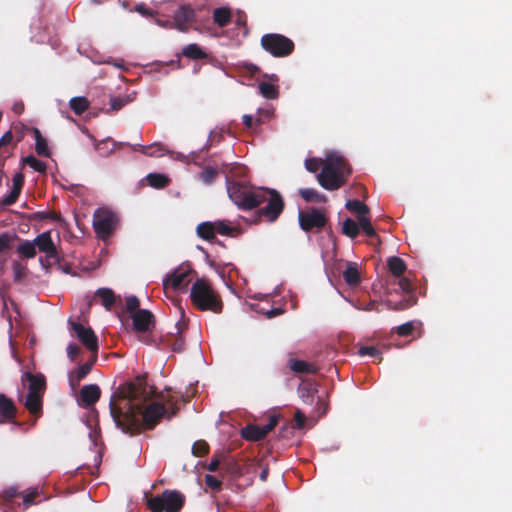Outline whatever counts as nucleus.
Instances as JSON below:
<instances>
[{
  "instance_id": "20",
  "label": "nucleus",
  "mask_w": 512,
  "mask_h": 512,
  "mask_svg": "<svg viewBox=\"0 0 512 512\" xmlns=\"http://www.w3.org/2000/svg\"><path fill=\"white\" fill-rule=\"evenodd\" d=\"M31 132L35 138V151L40 157H50L51 151L48 147L47 140L42 136L40 130L36 127H32Z\"/></svg>"
},
{
  "instance_id": "6",
  "label": "nucleus",
  "mask_w": 512,
  "mask_h": 512,
  "mask_svg": "<svg viewBox=\"0 0 512 512\" xmlns=\"http://www.w3.org/2000/svg\"><path fill=\"white\" fill-rule=\"evenodd\" d=\"M261 47L276 58H284L291 55L295 49L294 42L283 34L267 33L260 39Z\"/></svg>"
},
{
  "instance_id": "14",
  "label": "nucleus",
  "mask_w": 512,
  "mask_h": 512,
  "mask_svg": "<svg viewBox=\"0 0 512 512\" xmlns=\"http://www.w3.org/2000/svg\"><path fill=\"white\" fill-rule=\"evenodd\" d=\"M195 17V10L190 5H181L174 14L176 28L186 32L195 21Z\"/></svg>"
},
{
  "instance_id": "21",
  "label": "nucleus",
  "mask_w": 512,
  "mask_h": 512,
  "mask_svg": "<svg viewBox=\"0 0 512 512\" xmlns=\"http://www.w3.org/2000/svg\"><path fill=\"white\" fill-rule=\"evenodd\" d=\"M417 302V298L413 294L405 295L400 301L393 302L392 300L388 299L385 301V305L387 309L394 310V311H402L406 310L413 305H415Z\"/></svg>"
},
{
  "instance_id": "10",
  "label": "nucleus",
  "mask_w": 512,
  "mask_h": 512,
  "mask_svg": "<svg viewBox=\"0 0 512 512\" xmlns=\"http://www.w3.org/2000/svg\"><path fill=\"white\" fill-rule=\"evenodd\" d=\"M229 198L241 209L251 210L257 207L255 195L257 190L250 191L239 183H231L227 187Z\"/></svg>"
},
{
  "instance_id": "39",
  "label": "nucleus",
  "mask_w": 512,
  "mask_h": 512,
  "mask_svg": "<svg viewBox=\"0 0 512 512\" xmlns=\"http://www.w3.org/2000/svg\"><path fill=\"white\" fill-rule=\"evenodd\" d=\"M91 364L84 363L82 364L74 374L70 375V384L72 386L79 384L90 372H91Z\"/></svg>"
},
{
  "instance_id": "53",
  "label": "nucleus",
  "mask_w": 512,
  "mask_h": 512,
  "mask_svg": "<svg viewBox=\"0 0 512 512\" xmlns=\"http://www.w3.org/2000/svg\"><path fill=\"white\" fill-rule=\"evenodd\" d=\"M128 102H130V99L128 97H112L110 99V103H111L110 109L113 110V111H119Z\"/></svg>"
},
{
  "instance_id": "26",
  "label": "nucleus",
  "mask_w": 512,
  "mask_h": 512,
  "mask_svg": "<svg viewBox=\"0 0 512 512\" xmlns=\"http://www.w3.org/2000/svg\"><path fill=\"white\" fill-rule=\"evenodd\" d=\"M231 11L227 7H219L213 11V22L219 27H226L231 22Z\"/></svg>"
},
{
  "instance_id": "4",
  "label": "nucleus",
  "mask_w": 512,
  "mask_h": 512,
  "mask_svg": "<svg viewBox=\"0 0 512 512\" xmlns=\"http://www.w3.org/2000/svg\"><path fill=\"white\" fill-rule=\"evenodd\" d=\"M257 207L265 204L257 211L258 218H264L267 222H275L282 214L285 203L281 194L270 188H259L255 195Z\"/></svg>"
},
{
  "instance_id": "42",
  "label": "nucleus",
  "mask_w": 512,
  "mask_h": 512,
  "mask_svg": "<svg viewBox=\"0 0 512 512\" xmlns=\"http://www.w3.org/2000/svg\"><path fill=\"white\" fill-rule=\"evenodd\" d=\"M21 162L25 165H28L35 171L39 173H45L47 169V165L45 162L38 160L33 155H28L21 159Z\"/></svg>"
},
{
  "instance_id": "47",
  "label": "nucleus",
  "mask_w": 512,
  "mask_h": 512,
  "mask_svg": "<svg viewBox=\"0 0 512 512\" xmlns=\"http://www.w3.org/2000/svg\"><path fill=\"white\" fill-rule=\"evenodd\" d=\"M12 269L15 282H20L27 276V267L17 261L12 263Z\"/></svg>"
},
{
  "instance_id": "61",
  "label": "nucleus",
  "mask_w": 512,
  "mask_h": 512,
  "mask_svg": "<svg viewBox=\"0 0 512 512\" xmlns=\"http://www.w3.org/2000/svg\"><path fill=\"white\" fill-rule=\"evenodd\" d=\"M13 237L8 233L0 234V254L9 249Z\"/></svg>"
},
{
  "instance_id": "44",
  "label": "nucleus",
  "mask_w": 512,
  "mask_h": 512,
  "mask_svg": "<svg viewBox=\"0 0 512 512\" xmlns=\"http://www.w3.org/2000/svg\"><path fill=\"white\" fill-rule=\"evenodd\" d=\"M137 148H140L143 154L150 157L161 156L163 154L162 152L164 151V149L156 143L149 146H141L139 144L133 146V150H137Z\"/></svg>"
},
{
  "instance_id": "32",
  "label": "nucleus",
  "mask_w": 512,
  "mask_h": 512,
  "mask_svg": "<svg viewBox=\"0 0 512 512\" xmlns=\"http://www.w3.org/2000/svg\"><path fill=\"white\" fill-rule=\"evenodd\" d=\"M16 252L25 259H32L37 254L33 240H23L16 248Z\"/></svg>"
},
{
  "instance_id": "17",
  "label": "nucleus",
  "mask_w": 512,
  "mask_h": 512,
  "mask_svg": "<svg viewBox=\"0 0 512 512\" xmlns=\"http://www.w3.org/2000/svg\"><path fill=\"white\" fill-rule=\"evenodd\" d=\"M17 408L5 394L0 393V415L6 422H13L16 418Z\"/></svg>"
},
{
  "instance_id": "63",
  "label": "nucleus",
  "mask_w": 512,
  "mask_h": 512,
  "mask_svg": "<svg viewBox=\"0 0 512 512\" xmlns=\"http://www.w3.org/2000/svg\"><path fill=\"white\" fill-rule=\"evenodd\" d=\"M80 353V347L75 343H70L67 346V355L71 360H74L75 357Z\"/></svg>"
},
{
  "instance_id": "8",
  "label": "nucleus",
  "mask_w": 512,
  "mask_h": 512,
  "mask_svg": "<svg viewBox=\"0 0 512 512\" xmlns=\"http://www.w3.org/2000/svg\"><path fill=\"white\" fill-rule=\"evenodd\" d=\"M118 222L117 214L107 208H99L93 215L94 231L102 240H106L112 235Z\"/></svg>"
},
{
  "instance_id": "2",
  "label": "nucleus",
  "mask_w": 512,
  "mask_h": 512,
  "mask_svg": "<svg viewBox=\"0 0 512 512\" xmlns=\"http://www.w3.org/2000/svg\"><path fill=\"white\" fill-rule=\"evenodd\" d=\"M352 174L346 159L336 153L327 154L317 181L324 189L334 191L341 188Z\"/></svg>"
},
{
  "instance_id": "46",
  "label": "nucleus",
  "mask_w": 512,
  "mask_h": 512,
  "mask_svg": "<svg viewBox=\"0 0 512 512\" xmlns=\"http://www.w3.org/2000/svg\"><path fill=\"white\" fill-rule=\"evenodd\" d=\"M217 176H218V170L211 166L204 167L203 170L199 174V178L205 184L213 183L215 181V179L217 178Z\"/></svg>"
},
{
  "instance_id": "28",
  "label": "nucleus",
  "mask_w": 512,
  "mask_h": 512,
  "mask_svg": "<svg viewBox=\"0 0 512 512\" xmlns=\"http://www.w3.org/2000/svg\"><path fill=\"white\" fill-rule=\"evenodd\" d=\"M182 55L192 60L206 59L208 57V54L196 43L186 45L182 49Z\"/></svg>"
},
{
  "instance_id": "40",
  "label": "nucleus",
  "mask_w": 512,
  "mask_h": 512,
  "mask_svg": "<svg viewBox=\"0 0 512 512\" xmlns=\"http://www.w3.org/2000/svg\"><path fill=\"white\" fill-rule=\"evenodd\" d=\"M342 232L349 238H356L359 234V223L351 218H346L342 224Z\"/></svg>"
},
{
  "instance_id": "5",
  "label": "nucleus",
  "mask_w": 512,
  "mask_h": 512,
  "mask_svg": "<svg viewBox=\"0 0 512 512\" xmlns=\"http://www.w3.org/2000/svg\"><path fill=\"white\" fill-rule=\"evenodd\" d=\"M185 501V495L180 491L166 489L160 495L148 499L147 507L152 512H179Z\"/></svg>"
},
{
  "instance_id": "19",
  "label": "nucleus",
  "mask_w": 512,
  "mask_h": 512,
  "mask_svg": "<svg viewBox=\"0 0 512 512\" xmlns=\"http://www.w3.org/2000/svg\"><path fill=\"white\" fill-rule=\"evenodd\" d=\"M221 471L232 478H239L243 475L242 466L232 457L223 455Z\"/></svg>"
},
{
  "instance_id": "55",
  "label": "nucleus",
  "mask_w": 512,
  "mask_h": 512,
  "mask_svg": "<svg viewBox=\"0 0 512 512\" xmlns=\"http://www.w3.org/2000/svg\"><path fill=\"white\" fill-rule=\"evenodd\" d=\"M294 435V427L292 424H284L278 433V437L282 439H291Z\"/></svg>"
},
{
  "instance_id": "1",
  "label": "nucleus",
  "mask_w": 512,
  "mask_h": 512,
  "mask_svg": "<svg viewBox=\"0 0 512 512\" xmlns=\"http://www.w3.org/2000/svg\"><path fill=\"white\" fill-rule=\"evenodd\" d=\"M155 394L145 377H137L134 381L119 386L110 399V413L124 433L136 435L145 426L153 429L159 421L175 416L179 410L177 401L172 397L162 398L165 402L150 401Z\"/></svg>"
},
{
  "instance_id": "35",
  "label": "nucleus",
  "mask_w": 512,
  "mask_h": 512,
  "mask_svg": "<svg viewBox=\"0 0 512 512\" xmlns=\"http://www.w3.org/2000/svg\"><path fill=\"white\" fill-rule=\"evenodd\" d=\"M148 184L156 189L165 188L170 180L166 175L160 173H150L146 177Z\"/></svg>"
},
{
  "instance_id": "41",
  "label": "nucleus",
  "mask_w": 512,
  "mask_h": 512,
  "mask_svg": "<svg viewBox=\"0 0 512 512\" xmlns=\"http://www.w3.org/2000/svg\"><path fill=\"white\" fill-rule=\"evenodd\" d=\"M359 222V230L362 229L363 232L370 238H375L378 243H380L379 236L377 235L374 227L371 224V221L369 218L365 217H358Z\"/></svg>"
},
{
  "instance_id": "34",
  "label": "nucleus",
  "mask_w": 512,
  "mask_h": 512,
  "mask_svg": "<svg viewBox=\"0 0 512 512\" xmlns=\"http://www.w3.org/2000/svg\"><path fill=\"white\" fill-rule=\"evenodd\" d=\"M343 278H344V281L349 286H357V285H359V283L361 281L359 271L355 265H349L343 271Z\"/></svg>"
},
{
  "instance_id": "15",
  "label": "nucleus",
  "mask_w": 512,
  "mask_h": 512,
  "mask_svg": "<svg viewBox=\"0 0 512 512\" xmlns=\"http://www.w3.org/2000/svg\"><path fill=\"white\" fill-rule=\"evenodd\" d=\"M131 317L133 327L138 332H146L154 327V315L149 310H138Z\"/></svg>"
},
{
  "instance_id": "23",
  "label": "nucleus",
  "mask_w": 512,
  "mask_h": 512,
  "mask_svg": "<svg viewBox=\"0 0 512 512\" xmlns=\"http://www.w3.org/2000/svg\"><path fill=\"white\" fill-rule=\"evenodd\" d=\"M318 392L316 385L312 382L301 383L298 387L299 397L305 404H313L314 396Z\"/></svg>"
},
{
  "instance_id": "59",
  "label": "nucleus",
  "mask_w": 512,
  "mask_h": 512,
  "mask_svg": "<svg viewBox=\"0 0 512 512\" xmlns=\"http://www.w3.org/2000/svg\"><path fill=\"white\" fill-rule=\"evenodd\" d=\"M414 330V325L412 322H406L397 327V334L399 336H409L412 334Z\"/></svg>"
},
{
  "instance_id": "9",
  "label": "nucleus",
  "mask_w": 512,
  "mask_h": 512,
  "mask_svg": "<svg viewBox=\"0 0 512 512\" xmlns=\"http://www.w3.org/2000/svg\"><path fill=\"white\" fill-rule=\"evenodd\" d=\"M193 273H195V271L189 263H182L165 277L163 280V288L173 291L185 289L192 281L191 275Z\"/></svg>"
},
{
  "instance_id": "62",
  "label": "nucleus",
  "mask_w": 512,
  "mask_h": 512,
  "mask_svg": "<svg viewBox=\"0 0 512 512\" xmlns=\"http://www.w3.org/2000/svg\"><path fill=\"white\" fill-rule=\"evenodd\" d=\"M272 115L270 110H259L258 117L255 119V125L261 126L265 120L269 119Z\"/></svg>"
},
{
  "instance_id": "57",
  "label": "nucleus",
  "mask_w": 512,
  "mask_h": 512,
  "mask_svg": "<svg viewBox=\"0 0 512 512\" xmlns=\"http://www.w3.org/2000/svg\"><path fill=\"white\" fill-rule=\"evenodd\" d=\"M305 422V414L302 411L297 410L294 415V424L292 426L294 427V429H302L304 428Z\"/></svg>"
},
{
  "instance_id": "49",
  "label": "nucleus",
  "mask_w": 512,
  "mask_h": 512,
  "mask_svg": "<svg viewBox=\"0 0 512 512\" xmlns=\"http://www.w3.org/2000/svg\"><path fill=\"white\" fill-rule=\"evenodd\" d=\"M205 484L213 492H220L222 489V482L210 474L205 475Z\"/></svg>"
},
{
  "instance_id": "37",
  "label": "nucleus",
  "mask_w": 512,
  "mask_h": 512,
  "mask_svg": "<svg viewBox=\"0 0 512 512\" xmlns=\"http://www.w3.org/2000/svg\"><path fill=\"white\" fill-rule=\"evenodd\" d=\"M31 129L32 127H28L27 125L19 122V123H14L11 127V131L14 135V145H13V148L16 147V145L23 141L25 135L28 133V132H31Z\"/></svg>"
},
{
  "instance_id": "16",
  "label": "nucleus",
  "mask_w": 512,
  "mask_h": 512,
  "mask_svg": "<svg viewBox=\"0 0 512 512\" xmlns=\"http://www.w3.org/2000/svg\"><path fill=\"white\" fill-rule=\"evenodd\" d=\"M100 396L101 389L97 384L84 385L80 390V406L88 408L94 405L100 399Z\"/></svg>"
},
{
  "instance_id": "24",
  "label": "nucleus",
  "mask_w": 512,
  "mask_h": 512,
  "mask_svg": "<svg viewBox=\"0 0 512 512\" xmlns=\"http://www.w3.org/2000/svg\"><path fill=\"white\" fill-rule=\"evenodd\" d=\"M186 327H187V324L185 321H178L175 325L177 335L173 336V338L171 339V344H170L171 349L174 352H182L185 348V340L181 336V334L186 329Z\"/></svg>"
},
{
  "instance_id": "13",
  "label": "nucleus",
  "mask_w": 512,
  "mask_h": 512,
  "mask_svg": "<svg viewBox=\"0 0 512 512\" xmlns=\"http://www.w3.org/2000/svg\"><path fill=\"white\" fill-rule=\"evenodd\" d=\"M72 329L82 344L91 352L98 351V338L92 328L84 327L81 323L72 322Z\"/></svg>"
},
{
  "instance_id": "7",
  "label": "nucleus",
  "mask_w": 512,
  "mask_h": 512,
  "mask_svg": "<svg viewBox=\"0 0 512 512\" xmlns=\"http://www.w3.org/2000/svg\"><path fill=\"white\" fill-rule=\"evenodd\" d=\"M33 243L36 251L38 250L40 253L44 254V257L39 258V263L45 270H49L53 264L60 263L61 256L52 240L50 231L39 234L33 240Z\"/></svg>"
},
{
  "instance_id": "27",
  "label": "nucleus",
  "mask_w": 512,
  "mask_h": 512,
  "mask_svg": "<svg viewBox=\"0 0 512 512\" xmlns=\"http://www.w3.org/2000/svg\"><path fill=\"white\" fill-rule=\"evenodd\" d=\"M24 405L31 414L38 416L42 412V396L27 394Z\"/></svg>"
},
{
  "instance_id": "60",
  "label": "nucleus",
  "mask_w": 512,
  "mask_h": 512,
  "mask_svg": "<svg viewBox=\"0 0 512 512\" xmlns=\"http://www.w3.org/2000/svg\"><path fill=\"white\" fill-rule=\"evenodd\" d=\"M35 218L39 220H45V219H52L55 221H59L61 219V216L57 212H37L35 214Z\"/></svg>"
},
{
  "instance_id": "22",
  "label": "nucleus",
  "mask_w": 512,
  "mask_h": 512,
  "mask_svg": "<svg viewBox=\"0 0 512 512\" xmlns=\"http://www.w3.org/2000/svg\"><path fill=\"white\" fill-rule=\"evenodd\" d=\"M289 368L298 374H316L318 372L317 366L303 360L290 359Z\"/></svg>"
},
{
  "instance_id": "25",
  "label": "nucleus",
  "mask_w": 512,
  "mask_h": 512,
  "mask_svg": "<svg viewBox=\"0 0 512 512\" xmlns=\"http://www.w3.org/2000/svg\"><path fill=\"white\" fill-rule=\"evenodd\" d=\"M197 235L206 241H215V224L214 222H202L196 228Z\"/></svg>"
},
{
  "instance_id": "45",
  "label": "nucleus",
  "mask_w": 512,
  "mask_h": 512,
  "mask_svg": "<svg viewBox=\"0 0 512 512\" xmlns=\"http://www.w3.org/2000/svg\"><path fill=\"white\" fill-rule=\"evenodd\" d=\"M14 140V135L11 130L7 131L0 138V154L3 155L4 160L11 156V152H8L5 147L11 144Z\"/></svg>"
},
{
  "instance_id": "33",
  "label": "nucleus",
  "mask_w": 512,
  "mask_h": 512,
  "mask_svg": "<svg viewBox=\"0 0 512 512\" xmlns=\"http://www.w3.org/2000/svg\"><path fill=\"white\" fill-rule=\"evenodd\" d=\"M261 95L266 99H277L279 97V87L269 82H260L258 85Z\"/></svg>"
},
{
  "instance_id": "48",
  "label": "nucleus",
  "mask_w": 512,
  "mask_h": 512,
  "mask_svg": "<svg viewBox=\"0 0 512 512\" xmlns=\"http://www.w3.org/2000/svg\"><path fill=\"white\" fill-rule=\"evenodd\" d=\"M209 452V445L204 440L196 441L192 446V454L196 457H202Z\"/></svg>"
},
{
  "instance_id": "50",
  "label": "nucleus",
  "mask_w": 512,
  "mask_h": 512,
  "mask_svg": "<svg viewBox=\"0 0 512 512\" xmlns=\"http://www.w3.org/2000/svg\"><path fill=\"white\" fill-rule=\"evenodd\" d=\"M21 191H22V189L12 188L10 193L3 198L2 204L4 206H10V205L14 204L18 200Z\"/></svg>"
},
{
  "instance_id": "12",
  "label": "nucleus",
  "mask_w": 512,
  "mask_h": 512,
  "mask_svg": "<svg viewBox=\"0 0 512 512\" xmlns=\"http://www.w3.org/2000/svg\"><path fill=\"white\" fill-rule=\"evenodd\" d=\"M279 415H271L269 422L264 426L256 424H248L240 431L241 437L246 441L257 442L263 440L268 433H270L279 422Z\"/></svg>"
},
{
  "instance_id": "58",
  "label": "nucleus",
  "mask_w": 512,
  "mask_h": 512,
  "mask_svg": "<svg viewBox=\"0 0 512 512\" xmlns=\"http://www.w3.org/2000/svg\"><path fill=\"white\" fill-rule=\"evenodd\" d=\"M360 356H370V357H378L380 355V351L374 346H363L359 349Z\"/></svg>"
},
{
  "instance_id": "3",
  "label": "nucleus",
  "mask_w": 512,
  "mask_h": 512,
  "mask_svg": "<svg viewBox=\"0 0 512 512\" xmlns=\"http://www.w3.org/2000/svg\"><path fill=\"white\" fill-rule=\"evenodd\" d=\"M190 298L192 304L200 311L221 313L223 310V301L220 294L205 278L197 279L193 283Z\"/></svg>"
},
{
  "instance_id": "30",
  "label": "nucleus",
  "mask_w": 512,
  "mask_h": 512,
  "mask_svg": "<svg viewBox=\"0 0 512 512\" xmlns=\"http://www.w3.org/2000/svg\"><path fill=\"white\" fill-rule=\"evenodd\" d=\"M299 195L306 202L324 203L327 201L326 195L319 193L316 189H313V188L300 189Z\"/></svg>"
},
{
  "instance_id": "51",
  "label": "nucleus",
  "mask_w": 512,
  "mask_h": 512,
  "mask_svg": "<svg viewBox=\"0 0 512 512\" xmlns=\"http://www.w3.org/2000/svg\"><path fill=\"white\" fill-rule=\"evenodd\" d=\"M21 191H22V189L12 188L10 193L3 198L2 204L4 206H10V205L14 204L18 200Z\"/></svg>"
},
{
  "instance_id": "64",
  "label": "nucleus",
  "mask_w": 512,
  "mask_h": 512,
  "mask_svg": "<svg viewBox=\"0 0 512 512\" xmlns=\"http://www.w3.org/2000/svg\"><path fill=\"white\" fill-rule=\"evenodd\" d=\"M13 188H19L22 189L25 181V177L21 172L16 173L13 176Z\"/></svg>"
},
{
  "instance_id": "36",
  "label": "nucleus",
  "mask_w": 512,
  "mask_h": 512,
  "mask_svg": "<svg viewBox=\"0 0 512 512\" xmlns=\"http://www.w3.org/2000/svg\"><path fill=\"white\" fill-rule=\"evenodd\" d=\"M69 105L76 115H81L89 108V101L86 97H73L70 99Z\"/></svg>"
},
{
  "instance_id": "54",
  "label": "nucleus",
  "mask_w": 512,
  "mask_h": 512,
  "mask_svg": "<svg viewBox=\"0 0 512 512\" xmlns=\"http://www.w3.org/2000/svg\"><path fill=\"white\" fill-rule=\"evenodd\" d=\"M140 301L136 296H129L126 298V310L130 313H135L140 310Z\"/></svg>"
},
{
  "instance_id": "52",
  "label": "nucleus",
  "mask_w": 512,
  "mask_h": 512,
  "mask_svg": "<svg viewBox=\"0 0 512 512\" xmlns=\"http://www.w3.org/2000/svg\"><path fill=\"white\" fill-rule=\"evenodd\" d=\"M323 163L324 161L320 158H308L305 160V168L309 172L315 173L318 171L321 165L323 166Z\"/></svg>"
},
{
  "instance_id": "18",
  "label": "nucleus",
  "mask_w": 512,
  "mask_h": 512,
  "mask_svg": "<svg viewBox=\"0 0 512 512\" xmlns=\"http://www.w3.org/2000/svg\"><path fill=\"white\" fill-rule=\"evenodd\" d=\"M25 380L29 383L28 394L41 395L45 390V377L43 375H34L30 372L24 374Z\"/></svg>"
},
{
  "instance_id": "11",
  "label": "nucleus",
  "mask_w": 512,
  "mask_h": 512,
  "mask_svg": "<svg viewBox=\"0 0 512 512\" xmlns=\"http://www.w3.org/2000/svg\"><path fill=\"white\" fill-rule=\"evenodd\" d=\"M298 221L303 231L310 232L313 229L320 230L324 228L328 222V218L323 210L310 208L308 210L299 211Z\"/></svg>"
},
{
  "instance_id": "29",
  "label": "nucleus",
  "mask_w": 512,
  "mask_h": 512,
  "mask_svg": "<svg viewBox=\"0 0 512 512\" xmlns=\"http://www.w3.org/2000/svg\"><path fill=\"white\" fill-rule=\"evenodd\" d=\"M95 298H99L101 300V303L106 310H111L115 304V294L109 288L98 289L95 293Z\"/></svg>"
},
{
  "instance_id": "38",
  "label": "nucleus",
  "mask_w": 512,
  "mask_h": 512,
  "mask_svg": "<svg viewBox=\"0 0 512 512\" xmlns=\"http://www.w3.org/2000/svg\"><path fill=\"white\" fill-rule=\"evenodd\" d=\"M346 208L349 211L357 213L358 217H365L370 211L366 204L357 199L347 201Z\"/></svg>"
},
{
  "instance_id": "56",
  "label": "nucleus",
  "mask_w": 512,
  "mask_h": 512,
  "mask_svg": "<svg viewBox=\"0 0 512 512\" xmlns=\"http://www.w3.org/2000/svg\"><path fill=\"white\" fill-rule=\"evenodd\" d=\"M398 278L399 288L405 293L412 294L411 292L413 291V285L411 281L407 277H404L403 275Z\"/></svg>"
},
{
  "instance_id": "31",
  "label": "nucleus",
  "mask_w": 512,
  "mask_h": 512,
  "mask_svg": "<svg viewBox=\"0 0 512 512\" xmlns=\"http://www.w3.org/2000/svg\"><path fill=\"white\" fill-rule=\"evenodd\" d=\"M387 266L391 274L395 277H400L407 269L405 262L397 256H392L387 261Z\"/></svg>"
},
{
  "instance_id": "43",
  "label": "nucleus",
  "mask_w": 512,
  "mask_h": 512,
  "mask_svg": "<svg viewBox=\"0 0 512 512\" xmlns=\"http://www.w3.org/2000/svg\"><path fill=\"white\" fill-rule=\"evenodd\" d=\"M215 234L234 236V233L239 234L240 231L237 228L231 227L228 221H215Z\"/></svg>"
}]
</instances>
